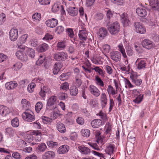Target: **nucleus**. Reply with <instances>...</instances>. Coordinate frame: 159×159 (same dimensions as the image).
Segmentation results:
<instances>
[{"instance_id":"nucleus-1","label":"nucleus","mask_w":159,"mask_h":159,"mask_svg":"<svg viewBox=\"0 0 159 159\" xmlns=\"http://www.w3.org/2000/svg\"><path fill=\"white\" fill-rule=\"evenodd\" d=\"M107 26L110 33L111 34H116L119 32L120 25L117 21L111 24L108 23Z\"/></svg>"},{"instance_id":"nucleus-2","label":"nucleus","mask_w":159,"mask_h":159,"mask_svg":"<svg viewBox=\"0 0 159 159\" xmlns=\"http://www.w3.org/2000/svg\"><path fill=\"white\" fill-rule=\"evenodd\" d=\"M57 97L52 96L50 97L48 100L46 109L47 110H55L56 108V106L55 105L57 100Z\"/></svg>"},{"instance_id":"nucleus-3","label":"nucleus","mask_w":159,"mask_h":159,"mask_svg":"<svg viewBox=\"0 0 159 159\" xmlns=\"http://www.w3.org/2000/svg\"><path fill=\"white\" fill-rule=\"evenodd\" d=\"M138 75L136 72H132L130 74V79L132 82L136 86H139L142 83V80L141 79H138Z\"/></svg>"},{"instance_id":"nucleus-4","label":"nucleus","mask_w":159,"mask_h":159,"mask_svg":"<svg viewBox=\"0 0 159 159\" xmlns=\"http://www.w3.org/2000/svg\"><path fill=\"white\" fill-rule=\"evenodd\" d=\"M67 54L64 52H58L54 55V58L57 61H64L67 59Z\"/></svg>"},{"instance_id":"nucleus-5","label":"nucleus","mask_w":159,"mask_h":159,"mask_svg":"<svg viewBox=\"0 0 159 159\" xmlns=\"http://www.w3.org/2000/svg\"><path fill=\"white\" fill-rule=\"evenodd\" d=\"M143 47L148 49H150L155 47V45L152 41L148 39H144L142 42Z\"/></svg>"},{"instance_id":"nucleus-6","label":"nucleus","mask_w":159,"mask_h":159,"mask_svg":"<svg viewBox=\"0 0 159 159\" xmlns=\"http://www.w3.org/2000/svg\"><path fill=\"white\" fill-rule=\"evenodd\" d=\"M134 26L136 32L140 34H144L145 33L146 28L141 23L138 22H135Z\"/></svg>"},{"instance_id":"nucleus-7","label":"nucleus","mask_w":159,"mask_h":159,"mask_svg":"<svg viewBox=\"0 0 159 159\" xmlns=\"http://www.w3.org/2000/svg\"><path fill=\"white\" fill-rule=\"evenodd\" d=\"M30 112L26 111L23 112L22 115V116L23 119L27 121L32 122L35 120V117L34 115L31 114L30 113L33 112L30 110Z\"/></svg>"},{"instance_id":"nucleus-8","label":"nucleus","mask_w":159,"mask_h":159,"mask_svg":"<svg viewBox=\"0 0 159 159\" xmlns=\"http://www.w3.org/2000/svg\"><path fill=\"white\" fill-rule=\"evenodd\" d=\"M110 57L111 59L116 62L119 61L121 58V54L120 52L114 51L110 53Z\"/></svg>"},{"instance_id":"nucleus-9","label":"nucleus","mask_w":159,"mask_h":159,"mask_svg":"<svg viewBox=\"0 0 159 159\" xmlns=\"http://www.w3.org/2000/svg\"><path fill=\"white\" fill-rule=\"evenodd\" d=\"M10 39L12 41H16L18 37V31L16 29H11L9 33Z\"/></svg>"},{"instance_id":"nucleus-10","label":"nucleus","mask_w":159,"mask_h":159,"mask_svg":"<svg viewBox=\"0 0 159 159\" xmlns=\"http://www.w3.org/2000/svg\"><path fill=\"white\" fill-rule=\"evenodd\" d=\"M136 12L137 15L141 17H145L148 13V11L143 7H138L136 9Z\"/></svg>"},{"instance_id":"nucleus-11","label":"nucleus","mask_w":159,"mask_h":159,"mask_svg":"<svg viewBox=\"0 0 159 159\" xmlns=\"http://www.w3.org/2000/svg\"><path fill=\"white\" fill-rule=\"evenodd\" d=\"M45 24L48 27L53 28L56 27L58 24V20L55 18H52L47 20Z\"/></svg>"},{"instance_id":"nucleus-12","label":"nucleus","mask_w":159,"mask_h":159,"mask_svg":"<svg viewBox=\"0 0 159 159\" xmlns=\"http://www.w3.org/2000/svg\"><path fill=\"white\" fill-rule=\"evenodd\" d=\"M16 55L18 59L23 61H26L27 60L28 57L26 52L25 53L22 51L19 50L16 52Z\"/></svg>"},{"instance_id":"nucleus-13","label":"nucleus","mask_w":159,"mask_h":159,"mask_svg":"<svg viewBox=\"0 0 159 159\" xmlns=\"http://www.w3.org/2000/svg\"><path fill=\"white\" fill-rule=\"evenodd\" d=\"M108 32L107 30L104 27H101L98 31L97 34L99 37L104 39L107 35Z\"/></svg>"},{"instance_id":"nucleus-14","label":"nucleus","mask_w":159,"mask_h":159,"mask_svg":"<svg viewBox=\"0 0 159 159\" xmlns=\"http://www.w3.org/2000/svg\"><path fill=\"white\" fill-rule=\"evenodd\" d=\"M115 147V146L114 144L112 143H109L106 146L105 152L106 154L111 155L114 152V149Z\"/></svg>"},{"instance_id":"nucleus-15","label":"nucleus","mask_w":159,"mask_h":159,"mask_svg":"<svg viewBox=\"0 0 159 159\" xmlns=\"http://www.w3.org/2000/svg\"><path fill=\"white\" fill-rule=\"evenodd\" d=\"M121 20L124 26H126L129 25V20L127 14L126 13H123L120 16Z\"/></svg>"},{"instance_id":"nucleus-16","label":"nucleus","mask_w":159,"mask_h":159,"mask_svg":"<svg viewBox=\"0 0 159 159\" xmlns=\"http://www.w3.org/2000/svg\"><path fill=\"white\" fill-rule=\"evenodd\" d=\"M66 11L71 16H75L78 13V9L74 7H69L67 8Z\"/></svg>"},{"instance_id":"nucleus-17","label":"nucleus","mask_w":159,"mask_h":159,"mask_svg":"<svg viewBox=\"0 0 159 159\" xmlns=\"http://www.w3.org/2000/svg\"><path fill=\"white\" fill-rule=\"evenodd\" d=\"M18 86V84L15 81L7 82L5 84L6 88L8 90L13 89Z\"/></svg>"},{"instance_id":"nucleus-18","label":"nucleus","mask_w":159,"mask_h":159,"mask_svg":"<svg viewBox=\"0 0 159 159\" xmlns=\"http://www.w3.org/2000/svg\"><path fill=\"white\" fill-rule=\"evenodd\" d=\"M55 153L52 151H49L45 152L42 155L43 159H52L54 158Z\"/></svg>"},{"instance_id":"nucleus-19","label":"nucleus","mask_w":159,"mask_h":159,"mask_svg":"<svg viewBox=\"0 0 159 159\" xmlns=\"http://www.w3.org/2000/svg\"><path fill=\"white\" fill-rule=\"evenodd\" d=\"M91 93L96 97L99 96L100 94L98 89L93 85H91L89 87Z\"/></svg>"},{"instance_id":"nucleus-20","label":"nucleus","mask_w":159,"mask_h":159,"mask_svg":"<svg viewBox=\"0 0 159 159\" xmlns=\"http://www.w3.org/2000/svg\"><path fill=\"white\" fill-rule=\"evenodd\" d=\"M50 88L47 86H43V88L41 89L39 94V95L43 98L45 97L46 94L50 92Z\"/></svg>"},{"instance_id":"nucleus-21","label":"nucleus","mask_w":159,"mask_h":159,"mask_svg":"<svg viewBox=\"0 0 159 159\" xmlns=\"http://www.w3.org/2000/svg\"><path fill=\"white\" fill-rule=\"evenodd\" d=\"M78 148L82 154L89 155L90 153V149L87 147L81 146L79 147Z\"/></svg>"},{"instance_id":"nucleus-22","label":"nucleus","mask_w":159,"mask_h":159,"mask_svg":"<svg viewBox=\"0 0 159 159\" xmlns=\"http://www.w3.org/2000/svg\"><path fill=\"white\" fill-rule=\"evenodd\" d=\"M136 63L137 64V67L139 70H141L145 68L146 63L145 60L138 59Z\"/></svg>"},{"instance_id":"nucleus-23","label":"nucleus","mask_w":159,"mask_h":159,"mask_svg":"<svg viewBox=\"0 0 159 159\" xmlns=\"http://www.w3.org/2000/svg\"><path fill=\"white\" fill-rule=\"evenodd\" d=\"M150 4L153 10L157 11L159 9V1L158 0H151Z\"/></svg>"},{"instance_id":"nucleus-24","label":"nucleus","mask_w":159,"mask_h":159,"mask_svg":"<svg viewBox=\"0 0 159 159\" xmlns=\"http://www.w3.org/2000/svg\"><path fill=\"white\" fill-rule=\"evenodd\" d=\"M22 108L26 111H28L30 106V102L25 99H23L21 101Z\"/></svg>"},{"instance_id":"nucleus-25","label":"nucleus","mask_w":159,"mask_h":159,"mask_svg":"<svg viewBox=\"0 0 159 159\" xmlns=\"http://www.w3.org/2000/svg\"><path fill=\"white\" fill-rule=\"evenodd\" d=\"M63 64L60 62H56L54 64L53 68V73L54 75H57L62 68Z\"/></svg>"},{"instance_id":"nucleus-26","label":"nucleus","mask_w":159,"mask_h":159,"mask_svg":"<svg viewBox=\"0 0 159 159\" xmlns=\"http://www.w3.org/2000/svg\"><path fill=\"white\" fill-rule=\"evenodd\" d=\"M48 48V45L45 43H43L39 45L37 48L38 51L39 52H44L47 50Z\"/></svg>"},{"instance_id":"nucleus-27","label":"nucleus","mask_w":159,"mask_h":159,"mask_svg":"<svg viewBox=\"0 0 159 159\" xmlns=\"http://www.w3.org/2000/svg\"><path fill=\"white\" fill-rule=\"evenodd\" d=\"M91 124L93 127L97 128L102 125V121L99 119H95L91 121Z\"/></svg>"},{"instance_id":"nucleus-28","label":"nucleus","mask_w":159,"mask_h":159,"mask_svg":"<svg viewBox=\"0 0 159 159\" xmlns=\"http://www.w3.org/2000/svg\"><path fill=\"white\" fill-rule=\"evenodd\" d=\"M69 150V146L66 145H64L59 148L57 150V152L59 154H64L67 152Z\"/></svg>"},{"instance_id":"nucleus-29","label":"nucleus","mask_w":159,"mask_h":159,"mask_svg":"<svg viewBox=\"0 0 159 159\" xmlns=\"http://www.w3.org/2000/svg\"><path fill=\"white\" fill-rule=\"evenodd\" d=\"M56 127L58 131L61 133H64L66 131L64 124L61 122H58L56 125Z\"/></svg>"},{"instance_id":"nucleus-30","label":"nucleus","mask_w":159,"mask_h":159,"mask_svg":"<svg viewBox=\"0 0 159 159\" xmlns=\"http://www.w3.org/2000/svg\"><path fill=\"white\" fill-rule=\"evenodd\" d=\"M70 93L71 95L73 96H76L78 93V89L77 87L72 86L70 87Z\"/></svg>"},{"instance_id":"nucleus-31","label":"nucleus","mask_w":159,"mask_h":159,"mask_svg":"<svg viewBox=\"0 0 159 159\" xmlns=\"http://www.w3.org/2000/svg\"><path fill=\"white\" fill-rule=\"evenodd\" d=\"M5 133L10 137H12L15 133V130L11 127H8L5 129Z\"/></svg>"},{"instance_id":"nucleus-32","label":"nucleus","mask_w":159,"mask_h":159,"mask_svg":"<svg viewBox=\"0 0 159 159\" xmlns=\"http://www.w3.org/2000/svg\"><path fill=\"white\" fill-rule=\"evenodd\" d=\"M26 52L27 56L28 55L32 58H34L35 56V51L32 49L26 47Z\"/></svg>"},{"instance_id":"nucleus-33","label":"nucleus","mask_w":159,"mask_h":159,"mask_svg":"<svg viewBox=\"0 0 159 159\" xmlns=\"http://www.w3.org/2000/svg\"><path fill=\"white\" fill-rule=\"evenodd\" d=\"M57 108L55 110L51 112L50 114V117L51 120H54L57 118L60 115V114L59 113V111L58 110L57 111Z\"/></svg>"},{"instance_id":"nucleus-34","label":"nucleus","mask_w":159,"mask_h":159,"mask_svg":"<svg viewBox=\"0 0 159 159\" xmlns=\"http://www.w3.org/2000/svg\"><path fill=\"white\" fill-rule=\"evenodd\" d=\"M107 103V99L106 94L102 93L101 95V104L103 108L105 107Z\"/></svg>"},{"instance_id":"nucleus-35","label":"nucleus","mask_w":159,"mask_h":159,"mask_svg":"<svg viewBox=\"0 0 159 159\" xmlns=\"http://www.w3.org/2000/svg\"><path fill=\"white\" fill-rule=\"evenodd\" d=\"M33 134L35 135V140L37 142H39L41 139V133L39 130L34 131L33 132Z\"/></svg>"},{"instance_id":"nucleus-36","label":"nucleus","mask_w":159,"mask_h":159,"mask_svg":"<svg viewBox=\"0 0 159 159\" xmlns=\"http://www.w3.org/2000/svg\"><path fill=\"white\" fill-rule=\"evenodd\" d=\"M79 36L80 39L83 41H86L87 39L86 33L84 30H79Z\"/></svg>"},{"instance_id":"nucleus-37","label":"nucleus","mask_w":159,"mask_h":159,"mask_svg":"<svg viewBox=\"0 0 159 159\" xmlns=\"http://www.w3.org/2000/svg\"><path fill=\"white\" fill-rule=\"evenodd\" d=\"M118 50L121 53L123 57L125 58L127 57V55L125 53V50L123 44L121 43L118 46Z\"/></svg>"},{"instance_id":"nucleus-38","label":"nucleus","mask_w":159,"mask_h":159,"mask_svg":"<svg viewBox=\"0 0 159 159\" xmlns=\"http://www.w3.org/2000/svg\"><path fill=\"white\" fill-rule=\"evenodd\" d=\"M66 42L64 41H60L58 42L57 45V48L58 50H63L66 47Z\"/></svg>"},{"instance_id":"nucleus-39","label":"nucleus","mask_w":159,"mask_h":159,"mask_svg":"<svg viewBox=\"0 0 159 159\" xmlns=\"http://www.w3.org/2000/svg\"><path fill=\"white\" fill-rule=\"evenodd\" d=\"M107 91L109 95L111 94L114 95L117 93V91L116 90V92L114 89L111 85H109L108 86Z\"/></svg>"},{"instance_id":"nucleus-40","label":"nucleus","mask_w":159,"mask_h":159,"mask_svg":"<svg viewBox=\"0 0 159 159\" xmlns=\"http://www.w3.org/2000/svg\"><path fill=\"white\" fill-rule=\"evenodd\" d=\"M143 96V94L139 95L138 96L133 100V102L136 104H139L142 101Z\"/></svg>"},{"instance_id":"nucleus-41","label":"nucleus","mask_w":159,"mask_h":159,"mask_svg":"<svg viewBox=\"0 0 159 159\" xmlns=\"http://www.w3.org/2000/svg\"><path fill=\"white\" fill-rule=\"evenodd\" d=\"M124 81L125 84V87L126 88L130 89L134 87V85L131 84L130 81L126 78H124Z\"/></svg>"},{"instance_id":"nucleus-42","label":"nucleus","mask_w":159,"mask_h":159,"mask_svg":"<svg viewBox=\"0 0 159 159\" xmlns=\"http://www.w3.org/2000/svg\"><path fill=\"white\" fill-rule=\"evenodd\" d=\"M12 126L14 127H17L19 125V121L18 119L16 117L13 119L11 121Z\"/></svg>"},{"instance_id":"nucleus-43","label":"nucleus","mask_w":159,"mask_h":159,"mask_svg":"<svg viewBox=\"0 0 159 159\" xmlns=\"http://www.w3.org/2000/svg\"><path fill=\"white\" fill-rule=\"evenodd\" d=\"M41 18V15L39 13H36L34 14L32 16L33 20L35 21H40Z\"/></svg>"},{"instance_id":"nucleus-44","label":"nucleus","mask_w":159,"mask_h":159,"mask_svg":"<svg viewBox=\"0 0 159 159\" xmlns=\"http://www.w3.org/2000/svg\"><path fill=\"white\" fill-rule=\"evenodd\" d=\"M60 89L66 91L69 89V84L66 82L62 83L60 87Z\"/></svg>"},{"instance_id":"nucleus-45","label":"nucleus","mask_w":159,"mask_h":159,"mask_svg":"<svg viewBox=\"0 0 159 159\" xmlns=\"http://www.w3.org/2000/svg\"><path fill=\"white\" fill-rule=\"evenodd\" d=\"M28 37V35L27 34H24L20 37L19 39V42L20 43H23L26 42L27 38Z\"/></svg>"},{"instance_id":"nucleus-46","label":"nucleus","mask_w":159,"mask_h":159,"mask_svg":"<svg viewBox=\"0 0 159 159\" xmlns=\"http://www.w3.org/2000/svg\"><path fill=\"white\" fill-rule=\"evenodd\" d=\"M81 132L82 136L86 137H89L90 134V131L87 129H82Z\"/></svg>"},{"instance_id":"nucleus-47","label":"nucleus","mask_w":159,"mask_h":159,"mask_svg":"<svg viewBox=\"0 0 159 159\" xmlns=\"http://www.w3.org/2000/svg\"><path fill=\"white\" fill-rule=\"evenodd\" d=\"M43 105L41 102H39L36 104L35 109L37 113H39L40 111L42 109Z\"/></svg>"},{"instance_id":"nucleus-48","label":"nucleus","mask_w":159,"mask_h":159,"mask_svg":"<svg viewBox=\"0 0 159 159\" xmlns=\"http://www.w3.org/2000/svg\"><path fill=\"white\" fill-rule=\"evenodd\" d=\"M64 28L62 26L60 25L57 27L55 29V32L58 34L62 33L64 31Z\"/></svg>"},{"instance_id":"nucleus-49","label":"nucleus","mask_w":159,"mask_h":159,"mask_svg":"<svg viewBox=\"0 0 159 159\" xmlns=\"http://www.w3.org/2000/svg\"><path fill=\"white\" fill-rule=\"evenodd\" d=\"M47 148V146L44 143H42L38 145L37 148L40 152H44Z\"/></svg>"},{"instance_id":"nucleus-50","label":"nucleus","mask_w":159,"mask_h":159,"mask_svg":"<svg viewBox=\"0 0 159 159\" xmlns=\"http://www.w3.org/2000/svg\"><path fill=\"white\" fill-rule=\"evenodd\" d=\"M48 146L51 148L56 147L58 145V143L57 142H54L52 141H48L47 142Z\"/></svg>"},{"instance_id":"nucleus-51","label":"nucleus","mask_w":159,"mask_h":159,"mask_svg":"<svg viewBox=\"0 0 159 159\" xmlns=\"http://www.w3.org/2000/svg\"><path fill=\"white\" fill-rule=\"evenodd\" d=\"M126 50L127 54L129 56L132 55L133 54V48L130 46H128L126 48Z\"/></svg>"},{"instance_id":"nucleus-52","label":"nucleus","mask_w":159,"mask_h":159,"mask_svg":"<svg viewBox=\"0 0 159 159\" xmlns=\"http://www.w3.org/2000/svg\"><path fill=\"white\" fill-rule=\"evenodd\" d=\"M22 66L23 65L22 63L18 62L14 65L13 68L15 70H18L21 68Z\"/></svg>"},{"instance_id":"nucleus-53","label":"nucleus","mask_w":159,"mask_h":159,"mask_svg":"<svg viewBox=\"0 0 159 159\" xmlns=\"http://www.w3.org/2000/svg\"><path fill=\"white\" fill-rule=\"evenodd\" d=\"M95 80L96 81V83L101 87H103L104 85V83L101 79L98 76H96Z\"/></svg>"},{"instance_id":"nucleus-54","label":"nucleus","mask_w":159,"mask_h":159,"mask_svg":"<svg viewBox=\"0 0 159 159\" xmlns=\"http://www.w3.org/2000/svg\"><path fill=\"white\" fill-rule=\"evenodd\" d=\"M45 57L43 56H40L38 59V60L36 61V64L37 65L39 66L44 61Z\"/></svg>"},{"instance_id":"nucleus-55","label":"nucleus","mask_w":159,"mask_h":159,"mask_svg":"<svg viewBox=\"0 0 159 159\" xmlns=\"http://www.w3.org/2000/svg\"><path fill=\"white\" fill-rule=\"evenodd\" d=\"M34 137L33 135L30 134L26 135V137L25 138V140L27 143H30L33 140Z\"/></svg>"},{"instance_id":"nucleus-56","label":"nucleus","mask_w":159,"mask_h":159,"mask_svg":"<svg viewBox=\"0 0 159 159\" xmlns=\"http://www.w3.org/2000/svg\"><path fill=\"white\" fill-rule=\"evenodd\" d=\"M61 5H58L57 4L55 3L52 7V11L53 12H56L58 11L60 9V6Z\"/></svg>"},{"instance_id":"nucleus-57","label":"nucleus","mask_w":159,"mask_h":159,"mask_svg":"<svg viewBox=\"0 0 159 159\" xmlns=\"http://www.w3.org/2000/svg\"><path fill=\"white\" fill-rule=\"evenodd\" d=\"M53 39V36L52 34L49 33H46L44 37L43 38V39L49 40L52 39Z\"/></svg>"},{"instance_id":"nucleus-58","label":"nucleus","mask_w":159,"mask_h":159,"mask_svg":"<svg viewBox=\"0 0 159 159\" xmlns=\"http://www.w3.org/2000/svg\"><path fill=\"white\" fill-rule=\"evenodd\" d=\"M106 125L107 126V128L105 131V133L107 134L110 133L112 127L111 125L109 122H107Z\"/></svg>"},{"instance_id":"nucleus-59","label":"nucleus","mask_w":159,"mask_h":159,"mask_svg":"<svg viewBox=\"0 0 159 159\" xmlns=\"http://www.w3.org/2000/svg\"><path fill=\"white\" fill-rule=\"evenodd\" d=\"M66 32L68 36L70 38H72L74 36L73 30L71 28H68L66 30Z\"/></svg>"},{"instance_id":"nucleus-60","label":"nucleus","mask_w":159,"mask_h":159,"mask_svg":"<svg viewBox=\"0 0 159 159\" xmlns=\"http://www.w3.org/2000/svg\"><path fill=\"white\" fill-rule=\"evenodd\" d=\"M39 4L41 5H47L50 4V0H38Z\"/></svg>"},{"instance_id":"nucleus-61","label":"nucleus","mask_w":159,"mask_h":159,"mask_svg":"<svg viewBox=\"0 0 159 159\" xmlns=\"http://www.w3.org/2000/svg\"><path fill=\"white\" fill-rule=\"evenodd\" d=\"M36 85L34 83H31L30 85H29L27 88V89L28 91L30 93H32L33 91V89L35 87Z\"/></svg>"},{"instance_id":"nucleus-62","label":"nucleus","mask_w":159,"mask_h":159,"mask_svg":"<svg viewBox=\"0 0 159 159\" xmlns=\"http://www.w3.org/2000/svg\"><path fill=\"white\" fill-rule=\"evenodd\" d=\"M104 67L107 73L110 75L112 73L113 70L111 66L108 65H106Z\"/></svg>"},{"instance_id":"nucleus-63","label":"nucleus","mask_w":159,"mask_h":159,"mask_svg":"<svg viewBox=\"0 0 159 159\" xmlns=\"http://www.w3.org/2000/svg\"><path fill=\"white\" fill-rule=\"evenodd\" d=\"M68 73H64L62 74L59 77L60 79V80H66L68 78V75L67 74Z\"/></svg>"},{"instance_id":"nucleus-64","label":"nucleus","mask_w":159,"mask_h":159,"mask_svg":"<svg viewBox=\"0 0 159 159\" xmlns=\"http://www.w3.org/2000/svg\"><path fill=\"white\" fill-rule=\"evenodd\" d=\"M76 121L78 124L81 125H84V119L81 117H79L76 119Z\"/></svg>"}]
</instances>
